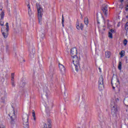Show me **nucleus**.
<instances>
[{"mask_svg": "<svg viewBox=\"0 0 128 128\" xmlns=\"http://www.w3.org/2000/svg\"><path fill=\"white\" fill-rule=\"evenodd\" d=\"M114 101L111 102V112L112 114L114 116H116L118 114V108H116V102H120V96L118 95H115L114 96Z\"/></svg>", "mask_w": 128, "mask_h": 128, "instance_id": "f257e3e1", "label": "nucleus"}, {"mask_svg": "<svg viewBox=\"0 0 128 128\" xmlns=\"http://www.w3.org/2000/svg\"><path fill=\"white\" fill-rule=\"evenodd\" d=\"M6 28L4 29V28L2 27L1 28V32L4 38H7L8 36V30H10V26H8V23L6 22Z\"/></svg>", "mask_w": 128, "mask_h": 128, "instance_id": "f03ea898", "label": "nucleus"}, {"mask_svg": "<svg viewBox=\"0 0 128 128\" xmlns=\"http://www.w3.org/2000/svg\"><path fill=\"white\" fill-rule=\"evenodd\" d=\"M37 10L38 22L40 24H42V12H44V10L40 5L37 4Z\"/></svg>", "mask_w": 128, "mask_h": 128, "instance_id": "7ed1b4c3", "label": "nucleus"}, {"mask_svg": "<svg viewBox=\"0 0 128 128\" xmlns=\"http://www.w3.org/2000/svg\"><path fill=\"white\" fill-rule=\"evenodd\" d=\"M73 64L75 66L76 70V72L78 71V68H80V59L78 56H75L72 57Z\"/></svg>", "mask_w": 128, "mask_h": 128, "instance_id": "20e7f679", "label": "nucleus"}, {"mask_svg": "<svg viewBox=\"0 0 128 128\" xmlns=\"http://www.w3.org/2000/svg\"><path fill=\"white\" fill-rule=\"evenodd\" d=\"M98 90H104V78L102 77V76H101L100 78H99V80H98Z\"/></svg>", "mask_w": 128, "mask_h": 128, "instance_id": "39448f33", "label": "nucleus"}, {"mask_svg": "<svg viewBox=\"0 0 128 128\" xmlns=\"http://www.w3.org/2000/svg\"><path fill=\"white\" fill-rule=\"evenodd\" d=\"M22 120L24 128H28V115H25L24 117L22 118Z\"/></svg>", "mask_w": 128, "mask_h": 128, "instance_id": "423d86ee", "label": "nucleus"}, {"mask_svg": "<svg viewBox=\"0 0 128 128\" xmlns=\"http://www.w3.org/2000/svg\"><path fill=\"white\" fill-rule=\"evenodd\" d=\"M58 66H59V70H60V74L62 76H64V74H66V68L63 64H59Z\"/></svg>", "mask_w": 128, "mask_h": 128, "instance_id": "0eeeda50", "label": "nucleus"}, {"mask_svg": "<svg viewBox=\"0 0 128 128\" xmlns=\"http://www.w3.org/2000/svg\"><path fill=\"white\" fill-rule=\"evenodd\" d=\"M43 90H44V94H45L47 98H48V96L50 94V90H48V88L47 87H44Z\"/></svg>", "mask_w": 128, "mask_h": 128, "instance_id": "6e6552de", "label": "nucleus"}, {"mask_svg": "<svg viewBox=\"0 0 128 128\" xmlns=\"http://www.w3.org/2000/svg\"><path fill=\"white\" fill-rule=\"evenodd\" d=\"M77 52L76 48H72L70 50V56L72 58L76 56Z\"/></svg>", "mask_w": 128, "mask_h": 128, "instance_id": "1a4fd4ad", "label": "nucleus"}, {"mask_svg": "<svg viewBox=\"0 0 128 128\" xmlns=\"http://www.w3.org/2000/svg\"><path fill=\"white\" fill-rule=\"evenodd\" d=\"M28 16L30 20H32V18H34V14L33 13L32 11V10H30L29 11H28Z\"/></svg>", "mask_w": 128, "mask_h": 128, "instance_id": "9d476101", "label": "nucleus"}, {"mask_svg": "<svg viewBox=\"0 0 128 128\" xmlns=\"http://www.w3.org/2000/svg\"><path fill=\"white\" fill-rule=\"evenodd\" d=\"M76 28L77 30H82V28H84V26L82 24L78 23V22H76Z\"/></svg>", "mask_w": 128, "mask_h": 128, "instance_id": "9b49d317", "label": "nucleus"}, {"mask_svg": "<svg viewBox=\"0 0 128 128\" xmlns=\"http://www.w3.org/2000/svg\"><path fill=\"white\" fill-rule=\"evenodd\" d=\"M9 116L10 118H11L16 117V111L14 110H13L10 112Z\"/></svg>", "mask_w": 128, "mask_h": 128, "instance_id": "f8f14e48", "label": "nucleus"}, {"mask_svg": "<svg viewBox=\"0 0 128 128\" xmlns=\"http://www.w3.org/2000/svg\"><path fill=\"white\" fill-rule=\"evenodd\" d=\"M4 13L2 10H0V20L4 19Z\"/></svg>", "mask_w": 128, "mask_h": 128, "instance_id": "ddd939ff", "label": "nucleus"}, {"mask_svg": "<svg viewBox=\"0 0 128 128\" xmlns=\"http://www.w3.org/2000/svg\"><path fill=\"white\" fill-rule=\"evenodd\" d=\"M110 51H106L105 52V56L106 58H110Z\"/></svg>", "mask_w": 128, "mask_h": 128, "instance_id": "4468645a", "label": "nucleus"}, {"mask_svg": "<svg viewBox=\"0 0 128 128\" xmlns=\"http://www.w3.org/2000/svg\"><path fill=\"white\" fill-rule=\"evenodd\" d=\"M32 116L34 122H36V112L34 110H32Z\"/></svg>", "mask_w": 128, "mask_h": 128, "instance_id": "2eb2a0df", "label": "nucleus"}, {"mask_svg": "<svg viewBox=\"0 0 128 128\" xmlns=\"http://www.w3.org/2000/svg\"><path fill=\"white\" fill-rule=\"evenodd\" d=\"M102 11L104 14H105L106 16H108V8L106 7H104L102 8Z\"/></svg>", "mask_w": 128, "mask_h": 128, "instance_id": "dca6fc26", "label": "nucleus"}, {"mask_svg": "<svg viewBox=\"0 0 128 128\" xmlns=\"http://www.w3.org/2000/svg\"><path fill=\"white\" fill-rule=\"evenodd\" d=\"M119 54L120 56V58H124V56L126 55V52L122 50L119 53Z\"/></svg>", "mask_w": 128, "mask_h": 128, "instance_id": "f3484780", "label": "nucleus"}, {"mask_svg": "<svg viewBox=\"0 0 128 128\" xmlns=\"http://www.w3.org/2000/svg\"><path fill=\"white\" fill-rule=\"evenodd\" d=\"M43 128H52V125H50V124H49L48 125L46 124H44Z\"/></svg>", "mask_w": 128, "mask_h": 128, "instance_id": "a211bd4d", "label": "nucleus"}, {"mask_svg": "<svg viewBox=\"0 0 128 128\" xmlns=\"http://www.w3.org/2000/svg\"><path fill=\"white\" fill-rule=\"evenodd\" d=\"M14 74L12 73V86H14Z\"/></svg>", "mask_w": 128, "mask_h": 128, "instance_id": "6ab92c4d", "label": "nucleus"}, {"mask_svg": "<svg viewBox=\"0 0 128 128\" xmlns=\"http://www.w3.org/2000/svg\"><path fill=\"white\" fill-rule=\"evenodd\" d=\"M122 62H120L118 66V68L120 70H122Z\"/></svg>", "mask_w": 128, "mask_h": 128, "instance_id": "aec40b11", "label": "nucleus"}, {"mask_svg": "<svg viewBox=\"0 0 128 128\" xmlns=\"http://www.w3.org/2000/svg\"><path fill=\"white\" fill-rule=\"evenodd\" d=\"M123 44L124 46H126L128 44V40L126 39L124 40Z\"/></svg>", "mask_w": 128, "mask_h": 128, "instance_id": "412c9836", "label": "nucleus"}, {"mask_svg": "<svg viewBox=\"0 0 128 128\" xmlns=\"http://www.w3.org/2000/svg\"><path fill=\"white\" fill-rule=\"evenodd\" d=\"M84 22L85 24H88V18H84Z\"/></svg>", "mask_w": 128, "mask_h": 128, "instance_id": "4be33fe9", "label": "nucleus"}, {"mask_svg": "<svg viewBox=\"0 0 128 128\" xmlns=\"http://www.w3.org/2000/svg\"><path fill=\"white\" fill-rule=\"evenodd\" d=\"M108 38H112V33L110 32H108Z\"/></svg>", "mask_w": 128, "mask_h": 128, "instance_id": "5701e85b", "label": "nucleus"}, {"mask_svg": "<svg viewBox=\"0 0 128 128\" xmlns=\"http://www.w3.org/2000/svg\"><path fill=\"white\" fill-rule=\"evenodd\" d=\"M27 7L28 8V11L32 10V9L30 8V3L28 2V4L27 5Z\"/></svg>", "mask_w": 128, "mask_h": 128, "instance_id": "b1692460", "label": "nucleus"}, {"mask_svg": "<svg viewBox=\"0 0 128 128\" xmlns=\"http://www.w3.org/2000/svg\"><path fill=\"white\" fill-rule=\"evenodd\" d=\"M0 128H6V126L4 124H0Z\"/></svg>", "mask_w": 128, "mask_h": 128, "instance_id": "393cba45", "label": "nucleus"}, {"mask_svg": "<svg viewBox=\"0 0 128 128\" xmlns=\"http://www.w3.org/2000/svg\"><path fill=\"white\" fill-rule=\"evenodd\" d=\"M125 28L126 30H128V22L125 25Z\"/></svg>", "mask_w": 128, "mask_h": 128, "instance_id": "a878e982", "label": "nucleus"}, {"mask_svg": "<svg viewBox=\"0 0 128 128\" xmlns=\"http://www.w3.org/2000/svg\"><path fill=\"white\" fill-rule=\"evenodd\" d=\"M4 24V22H2V21L0 22V26H3Z\"/></svg>", "mask_w": 128, "mask_h": 128, "instance_id": "bb28decb", "label": "nucleus"}, {"mask_svg": "<svg viewBox=\"0 0 128 128\" xmlns=\"http://www.w3.org/2000/svg\"><path fill=\"white\" fill-rule=\"evenodd\" d=\"M110 32H111L112 34H114V30L111 29L110 30Z\"/></svg>", "mask_w": 128, "mask_h": 128, "instance_id": "cd10ccee", "label": "nucleus"}, {"mask_svg": "<svg viewBox=\"0 0 128 128\" xmlns=\"http://www.w3.org/2000/svg\"><path fill=\"white\" fill-rule=\"evenodd\" d=\"M126 10H128V4L126 6Z\"/></svg>", "mask_w": 128, "mask_h": 128, "instance_id": "c85d7f7f", "label": "nucleus"}, {"mask_svg": "<svg viewBox=\"0 0 128 128\" xmlns=\"http://www.w3.org/2000/svg\"><path fill=\"white\" fill-rule=\"evenodd\" d=\"M64 18L62 19V24H64Z\"/></svg>", "mask_w": 128, "mask_h": 128, "instance_id": "c756f323", "label": "nucleus"}, {"mask_svg": "<svg viewBox=\"0 0 128 128\" xmlns=\"http://www.w3.org/2000/svg\"><path fill=\"white\" fill-rule=\"evenodd\" d=\"M34 51H33L32 52V56H34Z\"/></svg>", "mask_w": 128, "mask_h": 128, "instance_id": "7c9ffc66", "label": "nucleus"}, {"mask_svg": "<svg viewBox=\"0 0 128 128\" xmlns=\"http://www.w3.org/2000/svg\"><path fill=\"white\" fill-rule=\"evenodd\" d=\"M112 86H113V88H114V85L112 84Z\"/></svg>", "mask_w": 128, "mask_h": 128, "instance_id": "2f4dec72", "label": "nucleus"}, {"mask_svg": "<svg viewBox=\"0 0 128 128\" xmlns=\"http://www.w3.org/2000/svg\"><path fill=\"white\" fill-rule=\"evenodd\" d=\"M120 2H124V0H119Z\"/></svg>", "mask_w": 128, "mask_h": 128, "instance_id": "473e14b6", "label": "nucleus"}, {"mask_svg": "<svg viewBox=\"0 0 128 128\" xmlns=\"http://www.w3.org/2000/svg\"><path fill=\"white\" fill-rule=\"evenodd\" d=\"M118 26H120V24H118Z\"/></svg>", "mask_w": 128, "mask_h": 128, "instance_id": "72a5a7b5", "label": "nucleus"}, {"mask_svg": "<svg viewBox=\"0 0 128 128\" xmlns=\"http://www.w3.org/2000/svg\"><path fill=\"white\" fill-rule=\"evenodd\" d=\"M62 26H64V24H62Z\"/></svg>", "mask_w": 128, "mask_h": 128, "instance_id": "f704fd0d", "label": "nucleus"}, {"mask_svg": "<svg viewBox=\"0 0 128 128\" xmlns=\"http://www.w3.org/2000/svg\"><path fill=\"white\" fill-rule=\"evenodd\" d=\"M99 70H100V68H99Z\"/></svg>", "mask_w": 128, "mask_h": 128, "instance_id": "c9c22d12", "label": "nucleus"}, {"mask_svg": "<svg viewBox=\"0 0 128 128\" xmlns=\"http://www.w3.org/2000/svg\"><path fill=\"white\" fill-rule=\"evenodd\" d=\"M30 56H32V55H30Z\"/></svg>", "mask_w": 128, "mask_h": 128, "instance_id": "e433bc0d", "label": "nucleus"}, {"mask_svg": "<svg viewBox=\"0 0 128 128\" xmlns=\"http://www.w3.org/2000/svg\"><path fill=\"white\" fill-rule=\"evenodd\" d=\"M116 86H118V85H116Z\"/></svg>", "mask_w": 128, "mask_h": 128, "instance_id": "4c0bfd02", "label": "nucleus"}]
</instances>
